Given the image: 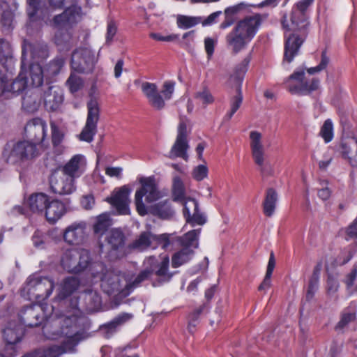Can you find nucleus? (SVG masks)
Wrapping results in <instances>:
<instances>
[{
    "label": "nucleus",
    "instance_id": "nucleus-41",
    "mask_svg": "<svg viewBox=\"0 0 357 357\" xmlns=\"http://www.w3.org/2000/svg\"><path fill=\"white\" fill-rule=\"evenodd\" d=\"M50 202L48 197L44 193H37L30 197L29 204L33 212H43Z\"/></svg>",
    "mask_w": 357,
    "mask_h": 357
},
{
    "label": "nucleus",
    "instance_id": "nucleus-28",
    "mask_svg": "<svg viewBox=\"0 0 357 357\" xmlns=\"http://www.w3.org/2000/svg\"><path fill=\"white\" fill-rule=\"evenodd\" d=\"M50 184L52 191L61 195H70L77 188L75 179L64 174L59 176L53 173L50 178Z\"/></svg>",
    "mask_w": 357,
    "mask_h": 357
},
{
    "label": "nucleus",
    "instance_id": "nucleus-51",
    "mask_svg": "<svg viewBox=\"0 0 357 357\" xmlns=\"http://www.w3.org/2000/svg\"><path fill=\"white\" fill-rule=\"evenodd\" d=\"M194 98L199 100V102L205 106L212 104L215 100L213 96L206 86L197 91L194 95Z\"/></svg>",
    "mask_w": 357,
    "mask_h": 357
},
{
    "label": "nucleus",
    "instance_id": "nucleus-19",
    "mask_svg": "<svg viewBox=\"0 0 357 357\" xmlns=\"http://www.w3.org/2000/svg\"><path fill=\"white\" fill-rule=\"evenodd\" d=\"M46 303H39L36 302L29 306L24 307L19 313L20 324L24 327H36L39 326L45 319L50 316V313L47 312Z\"/></svg>",
    "mask_w": 357,
    "mask_h": 357
},
{
    "label": "nucleus",
    "instance_id": "nucleus-18",
    "mask_svg": "<svg viewBox=\"0 0 357 357\" xmlns=\"http://www.w3.org/2000/svg\"><path fill=\"white\" fill-rule=\"evenodd\" d=\"M98 61L95 52L89 47H79L73 51L71 56V68L74 72L87 73L93 70Z\"/></svg>",
    "mask_w": 357,
    "mask_h": 357
},
{
    "label": "nucleus",
    "instance_id": "nucleus-61",
    "mask_svg": "<svg viewBox=\"0 0 357 357\" xmlns=\"http://www.w3.org/2000/svg\"><path fill=\"white\" fill-rule=\"evenodd\" d=\"M204 43L207 58L210 59L214 54L215 47L218 43V39L211 37H206Z\"/></svg>",
    "mask_w": 357,
    "mask_h": 357
},
{
    "label": "nucleus",
    "instance_id": "nucleus-5",
    "mask_svg": "<svg viewBox=\"0 0 357 357\" xmlns=\"http://www.w3.org/2000/svg\"><path fill=\"white\" fill-rule=\"evenodd\" d=\"M89 284L92 285L100 282L101 289L107 295L118 294L123 296L124 274L107 269L106 266L100 261L93 262L89 268Z\"/></svg>",
    "mask_w": 357,
    "mask_h": 357
},
{
    "label": "nucleus",
    "instance_id": "nucleus-22",
    "mask_svg": "<svg viewBox=\"0 0 357 357\" xmlns=\"http://www.w3.org/2000/svg\"><path fill=\"white\" fill-rule=\"evenodd\" d=\"M179 202L183 204V213L187 224L194 227L206 222V217L200 212L199 203L195 199L186 197Z\"/></svg>",
    "mask_w": 357,
    "mask_h": 357
},
{
    "label": "nucleus",
    "instance_id": "nucleus-24",
    "mask_svg": "<svg viewBox=\"0 0 357 357\" xmlns=\"http://www.w3.org/2000/svg\"><path fill=\"white\" fill-rule=\"evenodd\" d=\"M189 149L187 140V126L184 122H181L178 127L176 141L173 144L168 157L171 159L181 158L185 161L188 160V150Z\"/></svg>",
    "mask_w": 357,
    "mask_h": 357
},
{
    "label": "nucleus",
    "instance_id": "nucleus-31",
    "mask_svg": "<svg viewBox=\"0 0 357 357\" xmlns=\"http://www.w3.org/2000/svg\"><path fill=\"white\" fill-rule=\"evenodd\" d=\"M86 166L87 160L85 155L75 154L63 165L62 172L64 174L76 179L86 172Z\"/></svg>",
    "mask_w": 357,
    "mask_h": 357
},
{
    "label": "nucleus",
    "instance_id": "nucleus-50",
    "mask_svg": "<svg viewBox=\"0 0 357 357\" xmlns=\"http://www.w3.org/2000/svg\"><path fill=\"white\" fill-rule=\"evenodd\" d=\"M109 225V217L105 214L100 215L93 225V231L96 234L102 236L107 231Z\"/></svg>",
    "mask_w": 357,
    "mask_h": 357
},
{
    "label": "nucleus",
    "instance_id": "nucleus-15",
    "mask_svg": "<svg viewBox=\"0 0 357 357\" xmlns=\"http://www.w3.org/2000/svg\"><path fill=\"white\" fill-rule=\"evenodd\" d=\"M174 238V233L155 235L150 231H143L138 238L129 245V248L141 252L149 248L155 249L159 246L163 250H167Z\"/></svg>",
    "mask_w": 357,
    "mask_h": 357
},
{
    "label": "nucleus",
    "instance_id": "nucleus-64",
    "mask_svg": "<svg viewBox=\"0 0 357 357\" xmlns=\"http://www.w3.org/2000/svg\"><path fill=\"white\" fill-rule=\"evenodd\" d=\"M354 257L353 252L350 250H343L337 257L335 262L338 266H343L347 264Z\"/></svg>",
    "mask_w": 357,
    "mask_h": 357
},
{
    "label": "nucleus",
    "instance_id": "nucleus-40",
    "mask_svg": "<svg viewBox=\"0 0 357 357\" xmlns=\"http://www.w3.org/2000/svg\"><path fill=\"white\" fill-rule=\"evenodd\" d=\"M79 280L75 277H67L61 282L57 298L64 300L73 294L79 286Z\"/></svg>",
    "mask_w": 357,
    "mask_h": 357
},
{
    "label": "nucleus",
    "instance_id": "nucleus-36",
    "mask_svg": "<svg viewBox=\"0 0 357 357\" xmlns=\"http://www.w3.org/2000/svg\"><path fill=\"white\" fill-rule=\"evenodd\" d=\"M148 214L150 213L162 220H169L174 217L175 211L169 199L160 201L147 207Z\"/></svg>",
    "mask_w": 357,
    "mask_h": 357
},
{
    "label": "nucleus",
    "instance_id": "nucleus-43",
    "mask_svg": "<svg viewBox=\"0 0 357 357\" xmlns=\"http://www.w3.org/2000/svg\"><path fill=\"white\" fill-rule=\"evenodd\" d=\"M172 197L176 202H179L186 198L184 183L178 176L173 177Z\"/></svg>",
    "mask_w": 357,
    "mask_h": 357
},
{
    "label": "nucleus",
    "instance_id": "nucleus-38",
    "mask_svg": "<svg viewBox=\"0 0 357 357\" xmlns=\"http://www.w3.org/2000/svg\"><path fill=\"white\" fill-rule=\"evenodd\" d=\"M65 63L66 59L62 56H56L43 68V79L45 78L47 82L53 80L61 73Z\"/></svg>",
    "mask_w": 357,
    "mask_h": 357
},
{
    "label": "nucleus",
    "instance_id": "nucleus-56",
    "mask_svg": "<svg viewBox=\"0 0 357 357\" xmlns=\"http://www.w3.org/2000/svg\"><path fill=\"white\" fill-rule=\"evenodd\" d=\"M39 357H59L63 353V350L59 345H52L46 349H37Z\"/></svg>",
    "mask_w": 357,
    "mask_h": 357
},
{
    "label": "nucleus",
    "instance_id": "nucleus-3",
    "mask_svg": "<svg viewBox=\"0 0 357 357\" xmlns=\"http://www.w3.org/2000/svg\"><path fill=\"white\" fill-rule=\"evenodd\" d=\"M267 14L256 13L240 20L225 36L227 48L237 54L245 50L258 32Z\"/></svg>",
    "mask_w": 357,
    "mask_h": 357
},
{
    "label": "nucleus",
    "instance_id": "nucleus-2",
    "mask_svg": "<svg viewBox=\"0 0 357 357\" xmlns=\"http://www.w3.org/2000/svg\"><path fill=\"white\" fill-rule=\"evenodd\" d=\"M49 5L53 9H62L66 5L70 3L62 13L54 17L52 26L57 29L54 36L57 45L68 42L71 38V30L79 22L83 16L82 8L76 3L77 0H47Z\"/></svg>",
    "mask_w": 357,
    "mask_h": 357
},
{
    "label": "nucleus",
    "instance_id": "nucleus-42",
    "mask_svg": "<svg viewBox=\"0 0 357 357\" xmlns=\"http://www.w3.org/2000/svg\"><path fill=\"white\" fill-rule=\"evenodd\" d=\"M277 200L278 195L275 190L273 188L268 189L263 204L264 213L266 216L271 217L274 213Z\"/></svg>",
    "mask_w": 357,
    "mask_h": 357
},
{
    "label": "nucleus",
    "instance_id": "nucleus-32",
    "mask_svg": "<svg viewBox=\"0 0 357 357\" xmlns=\"http://www.w3.org/2000/svg\"><path fill=\"white\" fill-rule=\"evenodd\" d=\"M152 274L153 270L148 268L142 270L137 275L124 274L125 285L123 296L130 295L136 288L140 287L144 282L150 279Z\"/></svg>",
    "mask_w": 357,
    "mask_h": 357
},
{
    "label": "nucleus",
    "instance_id": "nucleus-25",
    "mask_svg": "<svg viewBox=\"0 0 357 357\" xmlns=\"http://www.w3.org/2000/svg\"><path fill=\"white\" fill-rule=\"evenodd\" d=\"M130 192L131 190L129 187L123 185L114 190L110 197L106 198V201L116 210L119 215H128L130 213L129 196Z\"/></svg>",
    "mask_w": 357,
    "mask_h": 357
},
{
    "label": "nucleus",
    "instance_id": "nucleus-20",
    "mask_svg": "<svg viewBox=\"0 0 357 357\" xmlns=\"http://www.w3.org/2000/svg\"><path fill=\"white\" fill-rule=\"evenodd\" d=\"M107 257L111 260L122 259L126 256V236L120 229H112L106 236Z\"/></svg>",
    "mask_w": 357,
    "mask_h": 357
},
{
    "label": "nucleus",
    "instance_id": "nucleus-48",
    "mask_svg": "<svg viewBox=\"0 0 357 357\" xmlns=\"http://www.w3.org/2000/svg\"><path fill=\"white\" fill-rule=\"evenodd\" d=\"M201 22L202 17L178 15L176 22L178 28L188 29L200 24Z\"/></svg>",
    "mask_w": 357,
    "mask_h": 357
},
{
    "label": "nucleus",
    "instance_id": "nucleus-39",
    "mask_svg": "<svg viewBox=\"0 0 357 357\" xmlns=\"http://www.w3.org/2000/svg\"><path fill=\"white\" fill-rule=\"evenodd\" d=\"M22 107L29 113L35 112L38 110L40 105V98L37 88L28 89L22 98Z\"/></svg>",
    "mask_w": 357,
    "mask_h": 357
},
{
    "label": "nucleus",
    "instance_id": "nucleus-60",
    "mask_svg": "<svg viewBox=\"0 0 357 357\" xmlns=\"http://www.w3.org/2000/svg\"><path fill=\"white\" fill-rule=\"evenodd\" d=\"M208 169L204 165L196 166L192 172L193 178L197 181H203L208 176Z\"/></svg>",
    "mask_w": 357,
    "mask_h": 357
},
{
    "label": "nucleus",
    "instance_id": "nucleus-53",
    "mask_svg": "<svg viewBox=\"0 0 357 357\" xmlns=\"http://www.w3.org/2000/svg\"><path fill=\"white\" fill-rule=\"evenodd\" d=\"M66 84L70 91L75 93L83 87L84 81L80 77L72 73L66 81Z\"/></svg>",
    "mask_w": 357,
    "mask_h": 357
},
{
    "label": "nucleus",
    "instance_id": "nucleus-54",
    "mask_svg": "<svg viewBox=\"0 0 357 357\" xmlns=\"http://www.w3.org/2000/svg\"><path fill=\"white\" fill-rule=\"evenodd\" d=\"M356 319V313L344 310L340 317V320L335 326V330L337 331L343 330L349 323L354 321Z\"/></svg>",
    "mask_w": 357,
    "mask_h": 357
},
{
    "label": "nucleus",
    "instance_id": "nucleus-45",
    "mask_svg": "<svg viewBox=\"0 0 357 357\" xmlns=\"http://www.w3.org/2000/svg\"><path fill=\"white\" fill-rule=\"evenodd\" d=\"M13 61V50L10 43L4 38H0V64L5 66Z\"/></svg>",
    "mask_w": 357,
    "mask_h": 357
},
{
    "label": "nucleus",
    "instance_id": "nucleus-55",
    "mask_svg": "<svg viewBox=\"0 0 357 357\" xmlns=\"http://www.w3.org/2000/svg\"><path fill=\"white\" fill-rule=\"evenodd\" d=\"M204 307V305L200 306L189 314L188 329L190 333L195 332V327L199 323V317L203 312Z\"/></svg>",
    "mask_w": 357,
    "mask_h": 357
},
{
    "label": "nucleus",
    "instance_id": "nucleus-44",
    "mask_svg": "<svg viewBox=\"0 0 357 357\" xmlns=\"http://www.w3.org/2000/svg\"><path fill=\"white\" fill-rule=\"evenodd\" d=\"M82 295L91 309H96L100 305L101 297L98 292L93 288L84 289Z\"/></svg>",
    "mask_w": 357,
    "mask_h": 357
},
{
    "label": "nucleus",
    "instance_id": "nucleus-11",
    "mask_svg": "<svg viewBox=\"0 0 357 357\" xmlns=\"http://www.w3.org/2000/svg\"><path fill=\"white\" fill-rule=\"evenodd\" d=\"M175 82L166 81L162 85L161 93L155 83L144 82L141 89L149 105L155 109L161 110L165 107V100L172 98L174 92Z\"/></svg>",
    "mask_w": 357,
    "mask_h": 357
},
{
    "label": "nucleus",
    "instance_id": "nucleus-14",
    "mask_svg": "<svg viewBox=\"0 0 357 357\" xmlns=\"http://www.w3.org/2000/svg\"><path fill=\"white\" fill-rule=\"evenodd\" d=\"M249 139L252 157L261 174L263 176L272 175L273 169L266 158L261 133L257 130H252L249 134Z\"/></svg>",
    "mask_w": 357,
    "mask_h": 357
},
{
    "label": "nucleus",
    "instance_id": "nucleus-29",
    "mask_svg": "<svg viewBox=\"0 0 357 357\" xmlns=\"http://www.w3.org/2000/svg\"><path fill=\"white\" fill-rule=\"evenodd\" d=\"M156 261L157 259L155 257H150L146 261V264L151 265V267L149 268L153 270V273L155 272L159 278L157 283L155 282H153V286H159L168 282L174 275V273L169 271V258L167 255L163 257L160 263L156 264Z\"/></svg>",
    "mask_w": 357,
    "mask_h": 357
},
{
    "label": "nucleus",
    "instance_id": "nucleus-4",
    "mask_svg": "<svg viewBox=\"0 0 357 357\" xmlns=\"http://www.w3.org/2000/svg\"><path fill=\"white\" fill-rule=\"evenodd\" d=\"M47 45L42 41L30 43L24 39L22 44L21 64L29 69L31 83L33 86H42L43 71L40 63L49 57Z\"/></svg>",
    "mask_w": 357,
    "mask_h": 357
},
{
    "label": "nucleus",
    "instance_id": "nucleus-13",
    "mask_svg": "<svg viewBox=\"0 0 357 357\" xmlns=\"http://www.w3.org/2000/svg\"><path fill=\"white\" fill-rule=\"evenodd\" d=\"M305 70L299 68L284 80L286 87L291 93L307 96L319 89V79L312 78L308 80L305 78Z\"/></svg>",
    "mask_w": 357,
    "mask_h": 357
},
{
    "label": "nucleus",
    "instance_id": "nucleus-63",
    "mask_svg": "<svg viewBox=\"0 0 357 357\" xmlns=\"http://www.w3.org/2000/svg\"><path fill=\"white\" fill-rule=\"evenodd\" d=\"M357 278V265L354 264L351 271L346 275L343 282L346 284L347 289L351 288Z\"/></svg>",
    "mask_w": 357,
    "mask_h": 357
},
{
    "label": "nucleus",
    "instance_id": "nucleus-9",
    "mask_svg": "<svg viewBox=\"0 0 357 357\" xmlns=\"http://www.w3.org/2000/svg\"><path fill=\"white\" fill-rule=\"evenodd\" d=\"M138 181L141 187L137 189L135 195V204L137 213L144 216L148 214L147 204H151L161 199L164 195L159 190L155 178L153 176L145 177L139 176Z\"/></svg>",
    "mask_w": 357,
    "mask_h": 357
},
{
    "label": "nucleus",
    "instance_id": "nucleus-26",
    "mask_svg": "<svg viewBox=\"0 0 357 357\" xmlns=\"http://www.w3.org/2000/svg\"><path fill=\"white\" fill-rule=\"evenodd\" d=\"M43 98L46 110L49 112L56 111L63 102V91L59 86L47 84L43 89Z\"/></svg>",
    "mask_w": 357,
    "mask_h": 357
},
{
    "label": "nucleus",
    "instance_id": "nucleus-1",
    "mask_svg": "<svg viewBox=\"0 0 357 357\" xmlns=\"http://www.w3.org/2000/svg\"><path fill=\"white\" fill-rule=\"evenodd\" d=\"M314 0H301L292 8L289 19L283 17L282 24L286 38L284 61L291 63L298 54L307 36L308 22L306 10Z\"/></svg>",
    "mask_w": 357,
    "mask_h": 357
},
{
    "label": "nucleus",
    "instance_id": "nucleus-62",
    "mask_svg": "<svg viewBox=\"0 0 357 357\" xmlns=\"http://www.w3.org/2000/svg\"><path fill=\"white\" fill-rule=\"evenodd\" d=\"M222 14V11L218 10L210 14L206 18H203L202 17V22L200 24H202L203 26H212L218 22V19Z\"/></svg>",
    "mask_w": 357,
    "mask_h": 357
},
{
    "label": "nucleus",
    "instance_id": "nucleus-57",
    "mask_svg": "<svg viewBox=\"0 0 357 357\" xmlns=\"http://www.w3.org/2000/svg\"><path fill=\"white\" fill-rule=\"evenodd\" d=\"M14 13L9 9L3 10L0 22L5 30L10 31L14 26Z\"/></svg>",
    "mask_w": 357,
    "mask_h": 357
},
{
    "label": "nucleus",
    "instance_id": "nucleus-59",
    "mask_svg": "<svg viewBox=\"0 0 357 357\" xmlns=\"http://www.w3.org/2000/svg\"><path fill=\"white\" fill-rule=\"evenodd\" d=\"M319 270V265L316 267L313 277L310 279L306 293L307 300H311L319 287L318 278L315 277V271Z\"/></svg>",
    "mask_w": 357,
    "mask_h": 357
},
{
    "label": "nucleus",
    "instance_id": "nucleus-46",
    "mask_svg": "<svg viewBox=\"0 0 357 357\" xmlns=\"http://www.w3.org/2000/svg\"><path fill=\"white\" fill-rule=\"evenodd\" d=\"M275 258H274L273 253L271 252V255H270V257H269V259H268V265H267V268H266V272L265 277H264L262 282L261 283V284L259 286V288H258V289L259 291H266L271 287V276H272V273L273 272V270L275 268Z\"/></svg>",
    "mask_w": 357,
    "mask_h": 357
},
{
    "label": "nucleus",
    "instance_id": "nucleus-49",
    "mask_svg": "<svg viewBox=\"0 0 357 357\" xmlns=\"http://www.w3.org/2000/svg\"><path fill=\"white\" fill-rule=\"evenodd\" d=\"M319 135L324 139L325 143H329L333 140L334 137V128L331 119H328L324 122Z\"/></svg>",
    "mask_w": 357,
    "mask_h": 357
},
{
    "label": "nucleus",
    "instance_id": "nucleus-37",
    "mask_svg": "<svg viewBox=\"0 0 357 357\" xmlns=\"http://www.w3.org/2000/svg\"><path fill=\"white\" fill-rule=\"evenodd\" d=\"M67 208L66 204L57 199L50 201L45 209L47 220L51 223H55L61 219L66 213Z\"/></svg>",
    "mask_w": 357,
    "mask_h": 357
},
{
    "label": "nucleus",
    "instance_id": "nucleus-30",
    "mask_svg": "<svg viewBox=\"0 0 357 357\" xmlns=\"http://www.w3.org/2000/svg\"><path fill=\"white\" fill-rule=\"evenodd\" d=\"M86 224L84 221L75 222L66 228L63 238L66 243L72 245H79L84 241Z\"/></svg>",
    "mask_w": 357,
    "mask_h": 357
},
{
    "label": "nucleus",
    "instance_id": "nucleus-34",
    "mask_svg": "<svg viewBox=\"0 0 357 357\" xmlns=\"http://www.w3.org/2000/svg\"><path fill=\"white\" fill-rule=\"evenodd\" d=\"M31 76L29 73V69L21 66V70L15 80L10 84L7 83L6 92H10L14 95H19L29 86L38 88L40 86H33L31 83Z\"/></svg>",
    "mask_w": 357,
    "mask_h": 357
},
{
    "label": "nucleus",
    "instance_id": "nucleus-12",
    "mask_svg": "<svg viewBox=\"0 0 357 357\" xmlns=\"http://www.w3.org/2000/svg\"><path fill=\"white\" fill-rule=\"evenodd\" d=\"M91 264L90 253L86 250L79 254L75 249H68L61 258V265L65 271L72 273L85 272L87 280L90 276L89 270Z\"/></svg>",
    "mask_w": 357,
    "mask_h": 357
},
{
    "label": "nucleus",
    "instance_id": "nucleus-27",
    "mask_svg": "<svg viewBox=\"0 0 357 357\" xmlns=\"http://www.w3.org/2000/svg\"><path fill=\"white\" fill-rule=\"evenodd\" d=\"M24 132L26 136L31 142L36 145L44 142L47 137V125L40 118L31 119L25 126Z\"/></svg>",
    "mask_w": 357,
    "mask_h": 357
},
{
    "label": "nucleus",
    "instance_id": "nucleus-35",
    "mask_svg": "<svg viewBox=\"0 0 357 357\" xmlns=\"http://www.w3.org/2000/svg\"><path fill=\"white\" fill-rule=\"evenodd\" d=\"M338 152L344 158L348 159L353 167L357 166V138L348 137L343 138L338 148Z\"/></svg>",
    "mask_w": 357,
    "mask_h": 357
},
{
    "label": "nucleus",
    "instance_id": "nucleus-10",
    "mask_svg": "<svg viewBox=\"0 0 357 357\" xmlns=\"http://www.w3.org/2000/svg\"><path fill=\"white\" fill-rule=\"evenodd\" d=\"M202 229L197 228L188 231L183 236H176L171 243L175 240L179 243L182 248L176 252L172 257V266L173 268H178L190 261L195 254L194 250L199 247V238Z\"/></svg>",
    "mask_w": 357,
    "mask_h": 357
},
{
    "label": "nucleus",
    "instance_id": "nucleus-17",
    "mask_svg": "<svg viewBox=\"0 0 357 357\" xmlns=\"http://www.w3.org/2000/svg\"><path fill=\"white\" fill-rule=\"evenodd\" d=\"M100 119V108L95 100L87 103V117L84 126L78 135L79 141L91 143L93 141L98 131V123Z\"/></svg>",
    "mask_w": 357,
    "mask_h": 357
},
{
    "label": "nucleus",
    "instance_id": "nucleus-58",
    "mask_svg": "<svg viewBox=\"0 0 357 357\" xmlns=\"http://www.w3.org/2000/svg\"><path fill=\"white\" fill-rule=\"evenodd\" d=\"M329 61H330V59L326 54V51L324 50L321 53V61H320L319 63L317 66L307 68V71L310 75H313L314 73H319V72L325 70L327 68V66L329 63Z\"/></svg>",
    "mask_w": 357,
    "mask_h": 357
},
{
    "label": "nucleus",
    "instance_id": "nucleus-6",
    "mask_svg": "<svg viewBox=\"0 0 357 357\" xmlns=\"http://www.w3.org/2000/svg\"><path fill=\"white\" fill-rule=\"evenodd\" d=\"M39 154L36 144L30 140H10L3 147L2 158L8 164L20 165L33 160Z\"/></svg>",
    "mask_w": 357,
    "mask_h": 357
},
{
    "label": "nucleus",
    "instance_id": "nucleus-33",
    "mask_svg": "<svg viewBox=\"0 0 357 357\" xmlns=\"http://www.w3.org/2000/svg\"><path fill=\"white\" fill-rule=\"evenodd\" d=\"M132 317V314L130 313H121L110 321L101 325L99 328V332L105 338H110L123 325L129 321Z\"/></svg>",
    "mask_w": 357,
    "mask_h": 357
},
{
    "label": "nucleus",
    "instance_id": "nucleus-8",
    "mask_svg": "<svg viewBox=\"0 0 357 357\" xmlns=\"http://www.w3.org/2000/svg\"><path fill=\"white\" fill-rule=\"evenodd\" d=\"M76 319L75 317L66 318L63 320L61 331H53L46 326L43 329V335L47 339L50 340H57L62 336H65L66 339L59 346L63 350L64 354L74 353L76 351V347L83 339V333L77 331L75 324H71Z\"/></svg>",
    "mask_w": 357,
    "mask_h": 357
},
{
    "label": "nucleus",
    "instance_id": "nucleus-21",
    "mask_svg": "<svg viewBox=\"0 0 357 357\" xmlns=\"http://www.w3.org/2000/svg\"><path fill=\"white\" fill-rule=\"evenodd\" d=\"M251 60L250 54L245 56L244 59L234 68V73L230 77V82L236 86L237 95L232 98L230 102L231 110L236 112L243 102L242 84L244 77L248 71V66Z\"/></svg>",
    "mask_w": 357,
    "mask_h": 357
},
{
    "label": "nucleus",
    "instance_id": "nucleus-7",
    "mask_svg": "<svg viewBox=\"0 0 357 357\" xmlns=\"http://www.w3.org/2000/svg\"><path fill=\"white\" fill-rule=\"evenodd\" d=\"M54 289V281L52 278L36 273L27 278L21 288L20 294L26 300H35L37 303H43L51 296Z\"/></svg>",
    "mask_w": 357,
    "mask_h": 357
},
{
    "label": "nucleus",
    "instance_id": "nucleus-47",
    "mask_svg": "<svg viewBox=\"0 0 357 357\" xmlns=\"http://www.w3.org/2000/svg\"><path fill=\"white\" fill-rule=\"evenodd\" d=\"M51 130H52V142L56 152L61 153L63 151V147L61 144L63 139V133L60 130L58 126L54 123H51Z\"/></svg>",
    "mask_w": 357,
    "mask_h": 357
},
{
    "label": "nucleus",
    "instance_id": "nucleus-52",
    "mask_svg": "<svg viewBox=\"0 0 357 357\" xmlns=\"http://www.w3.org/2000/svg\"><path fill=\"white\" fill-rule=\"evenodd\" d=\"M49 236L40 230H36L31 238L33 245L37 249H44L48 243Z\"/></svg>",
    "mask_w": 357,
    "mask_h": 357
},
{
    "label": "nucleus",
    "instance_id": "nucleus-16",
    "mask_svg": "<svg viewBox=\"0 0 357 357\" xmlns=\"http://www.w3.org/2000/svg\"><path fill=\"white\" fill-rule=\"evenodd\" d=\"M24 327L16 321H9L2 330L5 345V351L8 357H15L18 352V344L24 335Z\"/></svg>",
    "mask_w": 357,
    "mask_h": 357
},
{
    "label": "nucleus",
    "instance_id": "nucleus-23",
    "mask_svg": "<svg viewBox=\"0 0 357 357\" xmlns=\"http://www.w3.org/2000/svg\"><path fill=\"white\" fill-rule=\"evenodd\" d=\"M26 13L28 22L26 25L28 33H31L33 29H38L41 25V21L49 15L47 9H44L40 0H26Z\"/></svg>",
    "mask_w": 357,
    "mask_h": 357
}]
</instances>
